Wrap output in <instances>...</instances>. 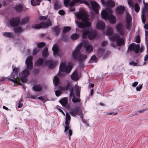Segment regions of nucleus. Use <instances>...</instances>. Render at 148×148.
<instances>
[{"label": "nucleus", "instance_id": "1", "mask_svg": "<svg viewBox=\"0 0 148 148\" xmlns=\"http://www.w3.org/2000/svg\"><path fill=\"white\" fill-rule=\"evenodd\" d=\"M32 56H30L28 57L25 61V63L27 66V69H25L21 73L23 77L19 73V69L14 67L13 66V72L9 77L8 79L16 84H18L22 85V84L19 81H21L23 83L26 82L27 81L26 77L29 74V70L31 69L33 67L32 62Z\"/></svg>", "mask_w": 148, "mask_h": 148}, {"label": "nucleus", "instance_id": "2", "mask_svg": "<svg viewBox=\"0 0 148 148\" xmlns=\"http://www.w3.org/2000/svg\"><path fill=\"white\" fill-rule=\"evenodd\" d=\"M75 14L78 19L82 20V23L77 21H75V23L79 27L83 28L89 27L91 23L88 20V15L85 12L83 11L79 13H75Z\"/></svg>", "mask_w": 148, "mask_h": 148}, {"label": "nucleus", "instance_id": "3", "mask_svg": "<svg viewBox=\"0 0 148 148\" xmlns=\"http://www.w3.org/2000/svg\"><path fill=\"white\" fill-rule=\"evenodd\" d=\"M69 88L70 92V97L72 99V101L74 103L80 101V100L79 97L80 95V88L78 86H76L73 88V85H71Z\"/></svg>", "mask_w": 148, "mask_h": 148}, {"label": "nucleus", "instance_id": "4", "mask_svg": "<svg viewBox=\"0 0 148 148\" xmlns=\"http://www.w3.org/2000/svg\"><path fill=\"white\" fill-rule=\"evenodd\" d=\"M101 15L102 18L105 20H108L112 24H114L116 21V18L112 14V10L110 9L102 11Z\"/></svg>", "mask_w": 148, "mask_h": 148}, {"label": "nucleus", "instance_id": "5", "mask_svg": "<svg viewBox=\"0 0 148 148\" xmlns=\"http://www.w3.org/2000/svg\"><path fill=\"white\" fill-rule=\"evenodd\" d=\"M72 66L71 65H66V62H62L60 65L59 74L63 76L66 73H69L71 71Z\"/></svg>", "mask_w": 148, "mask_h": 148}, {"label": "nucleus", "instance_id": "6", "mask_svg": "<svg viewBox=\"0 0 148 148\" xmlns=\"http://www.w3.org/2000/svg\"><path fill=\"white\" fill-rule=\"evenodd\" d=\"M109 38L111 40L116 42V44H114L113 41H112L111 43V46L114 47H115L117 45H120L123 44V39L120 37L119 34H117L110 36Z\"/></svg>", "mask_w": 148, "mask_h": 148}, {"label": "nucleus", "instance_id": "7", "mask_svg": "<svg viewBox=\"0 0 148 148\" xmlns=\"http://www.w3.org/2000/svg\"><path fill=\"white\" fill-rule=\"evenodd\" d=\"M36 65L38 66H44L47 65L50 67L52 68L54 66L55 64L51 60L45 61L42 58L38 59L36 63Z\"/></svg>", "mask_w": 148, "mask_h": 148}, {"label": "nucleus", "instance_id": "8", "mask_svg": "<svg viewBox=\"0 0 148 148\" xmlns=\"http://www.w3.org/2000/svg\"><path fill=\"white\" fill-rule=\"evenodd\" d=\"M71 119V117L70 115L68 113L66 114V120L65 122V124L66 125L65 127V130L64 132L66 133L67 135H68L69 137V139H70V136L72 135V132L71 129H69V123Z\"/></svg>", "mask_w": 148, "mask_h": 148}, {"label": "nucleus", "instance_id": "9", "mask_svg": "<svg viewBox=\"0 0 148 148\" xmlns=\"http://www.w3.org/2000/svg\"><path fill=\"white\" fill-rule=\"evenodd\" d=\"M97 35V33L95 30H86L84 31L82 37L84 39L88 37L89 39H92L94 38Z\"/></svg>", "mask_w": 148, "mask_h": 148}, {"label": "nucleus", "instance_id": "10", "mask_svg": "<svg viewBox=\"0 0 148 148\" xmlns=\"http://www.w3.org/2000/svg\"><path fill=\"white\" fill-rule=\"evenodd\" d=\"M78 2L83 3L88 6L89 5L88 2L85 0H73L71 2L70 0H64V4L65 6L66 7L68 6L69 5L73 6L75 3Z\"/></svg>", "mask_w": 148, "mask_h": 148}, {"label": "nucleus", "instance_id": "11", "mask_svg": "<svg viewBox=\"0 0 148 148\" xmlns=\"http://www.w3.org/2000/svg\"><path fill=\"white\" fill-rule=\"evenodd\" d=\"M51 23L50 20L48 19L46 23H41L40 24H34L32 25V27L37 29L41 28H45L46 27H48L51 26Z\"/></svg>", "mask_w": 148, "mask_h": 148}, {"label": "nucleus", "instance_id": "12", "mask_svg": "<svg viewBox=\"0 0 148 148\" xmlns=\"http://www.w3.org/2000/svg\"><path fill=\"white\" fill-rule=\"evenodd\" d=\"M141 0H138V2H140ZM143 2L144 5V8L143 10V14L142 16V20L143 22L145 23V14L148 13V3H145L144 0H143Z\"/></svg>", "mask_w": 148, "mask_h": 148}, {"label": "nucleus", "instance_id": "13", "mask_svg": "<svg viewBox=\"0 0 148 148\" xmlns=\"http://www.w3.org/2000/svg\"><path fill=\"white\" fill-rule=\"evenodd\" d=\"M117 32L121 36H123L125 34V30L123 25L121 23L118 24L116 26Z\"/></svg>", "mask_w": 148, "mask_h": 148}, {"label": "nucleus", "instance_id": "14", "mask_svg": "<svg viewBox=\"0 0 148 148\" xmlns=\"http://www.w3.org/2000/svg\"><path fill=\"white\" fill-rule=\"evenodd\" d=\"M140 46L135 43L131 44L128 48L129 50L134 51L135 53H138L140 50Z\"/></svg>", "mask_w": 148, "mask_h": 148}, {"label": "nucleus", "instance_id": "15", "mask_svg": "<svg viewBox=\"0 0 148 148\" xmlns=\"http://www.w3.org/2000/svg\"><path fill=\"white\" fill-rule=\"evenodd\" d=\"M83 44L82 43H80L78 45L76 48L75 50L71 54L72 58H76V56L79 53H80V51L81 50Z\"/></svg>", "mask_w": 148, "mask_h": 148}, {"label": "nucleus", "instance_id": "16", "mask_svg": "<svg viewBox=\"0 0 148 148\" xmlns=\"http://www.w3.org/2000/svg\"><path fill=\"white\" fill-rule=\"evenodd\" d=\"M69 113L71 116H76L78 115L80 116L82 119H83V116L82 112H79L78 108L72 110Z\"/></svg>", "mask_w": 148, "mask_h": 148}, {"label": "nucleus", "instance_id": "17", "mask_svg": "<svg viewBox=\"0 0 148 148\" xmlns=\"http://www.w3.org/2000/svg\"><path fill=\"white\" fill-rule=\"evenodd\" d=\"M86 55L82 54L81 53L76 56V58H72L73 59L75 60H78L79 62H82L85 60L87 58Z\"/></svg>", "mask_w": 148, "mask_h": 148}, {"label": "nucleus", "instance_id": "18", "mask_svg": "<svg viewBox=\"0 0 148 148\" xmlns=\"http://www.w3.org/2000/svg\"><path fill=\"white\" fill-rule=\"evenodd\" d=\"M20 20V19L19 17L12 18L10 20V24L11 26L13 27L17 26L19 23Z\"/></svg>", "mask_w": 148, "mask_h": 148}, {"label": "nucleus", "instance_id": "19", "mask_svg": "<svg viewBox=\"0 0 148 148\" xmlns=\"http://www.w3.org/2000/svg\"><path fill=\"white\" fill-rule=\"evenodd\" d=\"M105 23L102 21H98L96 25V28L99 29H103L105 28Z\"/></svg>", "mask_w": 148, "mask_h": 148}, {"label": "nucleus", "instance_id": "20", "mask_svg": "<svg viewBox=\"0 0 148 148\" xmlns=\"http://www.w3.org/2000/svg\"><path fill=\"white\" fill-rule=\"evenodd\" d=\"M90 3L93 9L96 14H98L99 13L98 9L99 8V5L96 2L94 1H91Z\"/></svg>", "mask_w": 148, "mask_h": 148}, {"label": "nucleus", "instance_id": "21", "mask_svg": "<svg viewBox=\"0 0 148 148\" xmlns=\"http://www.w3.org/2000/svg\"><path fill=\"white\" fill-rule=\"evenodd\" d=\"M52 50L53 52L54 55L55 56H60L58 47L57 45L55 44L53 46L52 48Z\"/></svg>", "mask_w": 148, "mask_h": 148}, {"label": "nucleus", "instance_id": "22", "mask_svg": "<svg viewBox=\"0 0 148 148\" xmlns=\"http://www.w3.org/2000/svg\"><path fill=\"white\" fill-rule=\"evenodd\" d=\"M86 51L88 53H90L93 50V48L90 44L88 42H86L84 45Z\"/></svg>", "mask_w": 148, "mask_h": 148}, {"label": "nucleus", "instance_id": "23", "mask_svg": "<svg viewBox=\"0 0 148 148\" xmlns=\"http://www.w3.org/2000/svg\"><path fill=\"white\" fill-rule=\"evenodd\" d=\"M125 8L124 6L120 5L118 6L116 8V12L119 14H122L124 12Z\"/></svg>", "mask_w": 148, "mask_h": 148}, {"label": "nucleus", "instance_id": "24", "mask_svg": "<svg viewBox=\"0 0 148 148\" xmlns=\"http://www.w3.org/2000/svg\"><path fill=\"white\" fill-rule=\"evenodd\" d=\"M71 78L72 79L77 80L79 78V77L78 75L77 71H75L71 75Z\"/></svg>", "mask_w": 148, "mask_h": 148}, {"label": "nucleus", "instance_id": "25", "mask_svg": "<svg viewBox=\"0 0 148 148\" xmlns=\"http://www.w3.org/2000/svg\"><path fill=\"white\" fill-rule=\"evenodd\" d=\"M23 29L21 27H17L14 28V31L16 34H19L23 31Z\"/></svg>", "mask_w": 148, "mask_h": 148}, {"label": "nucleus", "instance_id": "26", "mask_svg": "<svg viewBox=\"0 0 148 148\" xmlns=\"http://www.w3.org/2000/svg\"><path fill=\"white\" fill-rule=\"evenodd\" d=\"M29 16H26L22 20L20 23L21 24H24L27 23L29 21Z\"/></svg>", "mask_w": 148, "mask_h": 148}, {"label": "nucleus", "instance_id": "27", "mask_svg": "<svg viewBox=\"0 0 148 148\" xmlns=\"http://www.w3.org/2000/svg\"><path fill=\"white\" fill-rule=\"evenodd\" d=\"M126 18L127 23V27H128L129 25V23L132 20V18L130 15L128 13H127L126 14Z\"/></svg>", "mask_w": 148, "mask_h": 148}, {"label": "nucleus", "instance_id": "28", "mask_svg": "<svg viewBox=\"0 0 148 148\" xmlns=\"http://www.w3.org/2000/svg\"><path fill=\"white\" fill-rule=\"evenodd\" d=\"M59 102L63 106H65L67 104V99L66 98H64L59 101Z\"/></svg>", "mask_w": 148, "mask_h": 148}, {"label": "nucleus", "instance_id": "29", "mask_svg": "<svg viewBox=\"0 0 148 148\" xmlns=\"http://www.w3.org/2000/svg\"><path fill=\"white\" fill-rule=\"evenodd\" d=\"M34 90L37 91H39L41 90L42 87L41 86L39 85H36L34 86L33 87Z\"/></svg>", "mask_w": 148, "mask_h": 148}, {"label": "nucleus", "instance_id": "30", "mask_svg": "<svg viewBox=\"0 0 148 148\" xmlns=\"http://www.w3.org/2000/svg\"><path fill=\"white\" fill-rule=\"evenodd\" d=\"M114 33L113 29L112 28L110 27H108L106 32V34L108 35H110Z\"/></svg>", "mask_w": 148, "mask_h": 148}, {"label": "nucleus", "instance_id": "31", "mask_svg": "<svg viewBox=\"0 0 148 148\" xmlns=\"http://www.w3.org/2000/svg\"><path fill=\"white\" fill-rule=\"evenodd\" d=\"M40 0H31V4L33 6L39 5L40 4Z\"/></svg>", "mask_w": 148, "mask_h": 148}, {"label": "nucleus", "instance_id": "32", "mask_svg": "<svg viewBox=\"0 0 148 148\" xmlns=\"http://www.w3.org/2000/svg\"><path fill=\"white\" fill-rule=\"evenodd\" d=\"M49 55L48 49L45 48L42 51V56L44 57H46Z\"/></svg>", "mask_w": 148, "mask_h": 148}, {"label": "nucleus", "instance_id": "33", "mask_svg": "<svg viewBox=\"0 0 148 148\" xmlns=\"http://www.w3.org/2000/svg\"><path fill=\"white\" fill-rule=\"evenodd\" d=\"M106 4L108 6L113 7L115 5V3L113 1L109 0L107 1Z\"/></svg>", "mask_w": 148, "mask_h": 148}, {"label": "nucleus", "instance_id": "34", "mask_svg": "<svg viewBox=\"0 0 148 148\" xmlns=\"http://www.w3.org/2000/svg\"><path fill=\"white\" fill-rule=\"evenodd\" d=\"M53 82L55 86H57L59 83V78L57 76H55Z\"/></svg>", "mask_w": 148, "mask_h": 148}, {"label": "nucleus", "instance_id": "35", "mask_svg": "<svg viewBox=\"0 0 148 148\" xmlns=\"http://www.w3.org/2000/svg\"><path fill=\"white\" fill-rule=\"evenodd\" d=\"M3 35L5 37H12L14 36V34L12 33L5 32L3 33Z\"/></svg>", "mask_w": 148, "mask_h": 148}, {"label": "nucleus", "instance_id": "36", "mask_svg": "<svg viewBox=\"0 0 148 148\" xmlns=\"http://www.w3.org/2000/svg\"><path fill=\"white\" fill-rule=\"evenodd\" d=\"M99 52L100 54L102 55L103 56L106 57L107 56V54H106L105 51L103 49H99Z\"/></svg>", "mask_w": 148, "mask_h": 148}, {"label": "nucleus", "instance_id": "37", "mask_svg": "<svg viewBox=\"0 0 148 148\" xmlns=\"http://www.w3.org/2000/svg\"><path fill=\"white\" fill-rule=\"evenodd\" d=\"M144 62H143V65L147 64L148 63V52H147V53L144 57Z\"/></svg>", "mask_w": 148, "mask_h": 148}, {"label": "nucleus", "instance_id": "38", "mask_svg": "<svg viewBox=\"0 0 148 148\" xmlns=\"http://www.w3.org/2000/svg\"><path fill=\"white\" fill-rule=\"evenodd\" d=\"M15 9L17 11H21L22 10V6L21 5H18L15 7Z\"/></svg>", "mask_w": 148, "mask_h": 148}, {"label": "nucleus", "instance_id": "39", "mask_svg": "<svg viewBox=\"0 0 148 148\" xmlns=\"http://www.w3.org/2000/svg\"><path fill=\"white\" fill-rule=\"evenodd\" d=\"M79 37L78 35L76 34H73L71 36V38L72 40H75L77 39Z\"/></svg>", "mask_w": 148, "mask_h": 148}, {"label": "nucleus", "instance_id": "40", "mask_svg": "<svg viewBox=\"0 0 148 148\" xmlns=\"http://www.w3.org/2000/svg\"><path fill=\"white\" fill-rule=\"evenodd\" d=\"M134 7L135 11L137 12H138L140 10V7L138 4L137 3H136L134 6Z\"/></svg>", "mask_w": 148, "mask_h": 148}, {"label": "nucleus", "instance_id": "41", "mask_svg": "<svg viewBox=\"0 0 148 148\" xmlns=\"http://www.w3.org/2000/svg\"><path fill=\"white\" fill-rule=\"evenodd\" d=\"M71 28L70 27H65L63 29V32L64 33H66L71 30Z\"/></svg>", "mask_w": 148, "mask_h": 148}, {"label": "nucleus", "instance_id": "42", "mask_svg": "<svg viewBox=\"0 0 148 148\" xmlns=\"http://www.w3.org/2000/svg\"><path fill=\"white\" fill-rule=\"evenodd\" d=\"M60 31V28L58 27H56L54 28V31L56 35L59 34Z\"/></svg>", "mask_w": 148, "mask_h": 148}, {"label": "nucleus", "instance_id": "43", "mask_svg": "<svg viewBox=\"0 0 148 148\" xmlns=\"http://www.w3.org/2000/svg\"><path fill=\"white\" fill-rule=\"evenodd\" d=\"M40 51V48H37L34 49L33 51V54L34 55L36 54Z\"/></svg>", "mask_w": 148, "mask_h": 148}, {"label": "nucleus", "instance_id": "44", "mask_svg": "<svg viewBox=\"0 0 148 148\" xmlns=\"http://www.w3.org/2000/svg\"><path fill=\"white\" fill-rule=\"evenodd\" d=\"M45 43L43 42H41L37 44L38 48H41L44 46Z\"/></svg>", "mask_w": 148, "mask_h": 148}, {"label": "nucleus", "instance_id": "45", "mask_svg": "<svg viewBox=\"0 0 148 148\" xmlns=\"http://www.w3.org/2000/svg\"><path fill=\"white\" fill-rule=\"evenodd\" d=\"M127 2L129 5L131 6L132 8L134 7V5L132 3V0H128Z\"/></svg>", "mask_w": 148, "mask_h": 148}, {"label": "nucleus", "instance_id": "46", "mask_svg": "<svg viewBox=\"0 0 148 148\" xmlns=\"http://www.w3.org/2000/svg\"><path fill=\"white\" fill-rule=\"evenodd\" d=\"M142 84L138 85L136 88V90L137 91H140L142 88Z\"/></svg>", "mask_w": 148, "mask_h": 148}, {"label": "nucleus", "instance_id": "47", "mask_svg": "<svg viewBox=\"0 0 148 148\" xmlns=\"http://www.w3.org/2000/svg\"><path fill=\"white\" fill-rule=\"evenodd\" d=\"M108 42L107 41H104L102 42L101 44V47H104L106 46L107 45Z\"/></svg>", "mask_w": 148, "mask_h": 148}, {"label": "nucleus", "instance_id": "48", "mask_svg": "<svg viewBox=\"0 0 148 148\" xmlns=\"http://www.w3.org/2000/svg\"><path fill=\"white\" fill-rule=\"evenodd\" d=\"M55 92L56 96L57 97L59 96L61 93V91L59 90H56Z\"/></svg>", "mask_w": 148, "mask_h": 148}, {"label": "nucleus", "instance_id": "49", "mask_svg": "<svg viewBox=\"0 0 148 148\" xmlns=\"http://www.w3.org/2000/svg\"><path fill=\"white\" fill-rule=\"evenodd\" d=\"M47 18V16H40L39 17V19L41 20H46Z\"/></svg>", "mask_w": 148, "mask_h": 148}, {"label": "nucleus", "instance_id": "50", "mask_svg": "<svg viewBox=\"0 0 148 148\" xmlns=\"http://www.w3.org/2000/svg\"><path fill=\"white\" fill-rule=\"evenodd\" d=\"M22 99L19 102L18 105V108H20L21 107L23 106V104L21 103V101H22Z\"/></svg>", "mask_w": 148, "mask_h": 148}, {"label": "nucleus", "instance_id": "51", "mask_svg": "<svg viewBox=\"0 0 148 148\" xmlns=\"http://www.w3.org/2000/svg\"><path fill=\"white\" fill-rule=\"evenodd\" d=\"M59 14L61 15H64L65 14V12L63 10H60L58 11Z\"/></svg>", "mask_w": 148, "mask_h": 148}, {"label": "nucleus", "instance_id": "52", "mask_svg": "<svg viewBox=\"0 0 148 148\" xmlns=\"http://www.w3.org/2000/svg\"><path fill=\"white\" fill-rule=\"evenodd\" d=\"M136 42L138 43H139L140 42V37L139 36H137L136 39Z\"/></svg>", "mask_w": 148, "mask_h": 148}, {"label": "nucleus", "instance_id": "53", "mask_svg": "<svg viewBox=\"0 0 148 148\" xmlns=\"http://www.w3.org/2000/svg\"><path fill=\"white\" fill-rule=\"evenodd\" d=\"M129 64L133 66H136L137 65V63L133 61H132L130 62Z\"/></svg>", "mask_w": 148, "mask_h": 148}, {"label": "nucleus", "instance_id": "54", "mask_svg": "<svg viewBox=\"0 0 148 148\" xmlns=\"http://www.w3.org/2000/svg\"><path fill=\"white\" fill-rule=\"evenodd\" d=\"M69 11L70 12H73L75 11V9L73 7H71L69 9Z\"/></svg>", "mask_w": 148, "mask_h": 148}, {"label": "nucleus", "instance_id": "55", "mask_svg": "<svg viewBox=\"0 0 148 148\" xmlns=\"http://www.w3.org/2000/svg\"><path fill=\"white\" fill-rule=\"evenodd\" d=\"M138 84V82H135L132 84V86L134 87H135Z\"/></svg>", "mask_w": 148, "mask_h": 148}, {"label": "nucleus", "instance_id": "56", "mask_svg": "<svg viewBox=\"0 0 148 148\" xmlns=\"http://www.w3.org/2000/svg\"><path fill=\"white\" fill-rule=\"evenodd\" d=\"M96 59V57L95 55L92 56L91 58V60H95Z\"/></svg>", "mask_w": 148, "mask_h": 148}, {"label": "nucleus", "instance_id": "57", "mask_svg": "<svg viewBox=\"0 0 148 148\" xmlns=\"http://www.w3.org/2000/svg\"><path fill=\"white\" fill-rule=\"evenodd\" d=\"M61 89L62 90H66L69 88V87L68 86H67L65 88H62V87H61Z\"/></svg>", "mask_w": 148, "mask_h": 148}, {"label": "nucleus", "instance_id": "58", "mask_svg": "<svg viewBox=\"0 0 148 148\" xmlns=\"http://www.w3.org/2000/svg\"><path fill=\"white\" fill-rule=\"evenodd\" d=\"M37 96L32 95L30 96V98L32 99H34L36 98Z\"/></svg>", "mask_w": 148, "mask_h": 148}, {"label": "nucleus", "instance_id": "59", "mask_svg": "<svg viewBox=\"0 0 148 148\" xmlns=\"http://www.w3.org/2000/svg\"><path fill=\"white\" fill-rule=\"evenodd\" d=\"M144 27L145 28L148 30V24H145L144 25Z\"/></svg>", "mask_w": 148, "mask_h": 148}, {"label": "nucleus", "instance_id": "60", "mask_svg": "<svg viewBox=\"0 0 148 148\" xmlns=\"http://www.w3.org/2000/svg\"><path fill=\"white\" fill-rule=\"evenodd\" d=\"M38 99H39L42 100L43 101H44V98L42 96L39 97H38Z\"/></svg>", "mask_w": 148, "mask_h": 148}, {"label": "nucleus", "instance_id": "61", "mask_svg": "<svg viewBox=\"0 0 148 148\" xmlns=\"http://www.w3.org/2000/svg\"><path fill=\"white\" fill-rule=\"evenodd\" d=\"M59 110L64 115H65V114L64 112L60 109H59Z\"/></svg>", "mask_w": 148, "mask_h": 148}, {"label": "nucleus", "instance_id": "62", "mask_svg": "<svg viewBox=\"0 0 148 148\" xmlns=\"http://www.w3.org/2000/svg\"><path fill=\"white\" fill-rule=\"evenodd\" d=\"M101 2L103 4H106V3L105 2L104 0H101Z\"/></svg>", "mask_w": 148, "mask_h": 148}, {"label": "nucleus", "instance_id": "63", "mask_svg": "<svg viewBox=\"0 0 148 148\" xmlns=\"http://www.w3.org/2000/svg\"><path fill=\"white\" fill-rule=\"evenodd\" d=\"M55 8L56 9H58V5L57 4H55Z\"/></svg>", "mask_w": 148, "mask_h": 148}, {"label": "nucleus", "instance_id": "64", "mask_svg": "<svg viewBox=\"0 0 148 148\" xmlns=\"http://www.w3.org/2000/svg\"><path fill=\"white\" fill-rule=\"evenodd\" d=\"M3 108L4 109H5V110H8V108L7 107H6L5 106H3Z\"/></svg>", "mask_w": 148, "mask_h": 148}]
</instances>
